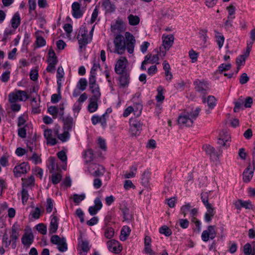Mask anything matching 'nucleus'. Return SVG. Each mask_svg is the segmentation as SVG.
<instances>
[{"label": "nucleus", "instance_id": "nucleus-59", "mask_svg": "<svg viewBox=\"0 0 255 255\" xmlns=\"http://www.w3.org/2000/svg\"><path fill=\"white\" fill-rule=\"evenodd\" d=\"M36 42L38 47H42L46 44V41L42 36H37Z\"/></svg>", "mask_w": 255, "mask_h": 255}, {"label": "nucleus", "instance_id": "nucleus-47", "mask_svg": "<svg viewBox=\"0 0 255 255\" xmlns=\"http://www.w3.org/2000/svg\"><path fill=\"white\" fill-rule=\"evenodd\" d=\"M157 95L156 96V99L158 102H162L164 99V96L163 95V88L162 87L159 86L157 88Z\"/></svg>", "mask_w": 255, "mask_h": 255}, {"label": "nucleus", "instance_id": "nucleus-62", "mask_svg": "<svg viewBox=\"0 0 255 255\" xmlns=\"http://www.w3.org/2000/svg\"><path fill=\"white\" fill-rule=\"evenodd\" d=\"M98 144L100 148L104 150H106L107 149V146L106 144L105 140L101 137H99L98 140Z\"/></svg>", "mask_w": 255, "mask_h": 255}, {"label": "nucleus", "instance_id": "nucleus-54", "mask_svg": "<svg viewBox=\"0 0 255 255\" xmlns=\"http://www.w3.org/2000/svg\"><path fill=\"white\" fill-rule=\"evenodd\" d=\"M21 196H22V203L23 204H25V203L26 202H27V201L29 195H28V191L26 189L24 188L23 187L21 191Z\"/></svg>", "mask_w": 255, "mask_h": 255}, {"label": "nucleus", "instance_id": "nucleus-48", "mask_svg": "<svg viewBox=\"0 0 255 255\" xmlns=\"http://www.w3.org/2000/svg\"><path fill=\"white\" fill-rule=\"evenodd\" d=\"M150 174L149 172L145 171L143 172L141 178V181L143 185L144 186L147 185L149 182Z\"/></svg>", "mask_w": 255, "mask_h": 255}, {"label": "nucleus", "instance_id": "nucleus-38", "mask_svg": "<svg viewBox=\"0 0 255 255\" xmlns=\"http://www.w3.org/2000/svg\"><path fill=\"white\" fill-rule=\"evenodd\" d=\"M114 234V230L112 227H107L105 229L104 236L107 239H112Z\"/></svg>", "mask_w": 255, "mask_h": 255}, {"label": "nucleus", "instance_id": "nucleus-12", "mask_svg": "<svg viewBox=\"0 0 255 255\" xmlns=\"http://www.w3.org/2000/svg\"><path fill=\"white\" fill-rule=\"evenodd\" d=\"M44 136L46 139L47 144L50 145H54L57 143V141L56 139L53 137V131L51 129H45L44 131Z\"/></svg>", "mask_w": 255, "mask_h": 255}, {"label": "nucleus", "instance_id": "nucleus-50", "mask_svg": "<svg viewBox=\"0 0 255 255\" xmlns=\"http://www.w3.org/2000/svg\"><path fill=\"white\" fill-rule=\"evenodd\" d=\"M156 52L158 53V51H156ZM147 55L150 56L149 63H158V61L159 60V58L157 53H156L154 55H152L151 54H148Z\"/></svg>", "mask_w": 255, "mask_h": 255}, {"label": "nucleus", "instance_id": "nucleus-6", "mask_svg": "<svg viewBox=\"0 0 255 255\" xmlns=\"http://www.w3.org/2000/svg\"><path fill=\"white\" fill-rule=\"evenodd\" d=\"M128 63V60L125 57H121L117 61L115 67V71L118 74L126 73L125 69L126 65Z\"/></svg>", "mask_w": 255, "mask_h": 255}, {"label": "nucleus", "instance_id": "nucleus-57", "mask_svg": "<svg viewBox=\"0 0 255 255\" xmlns=\"http://www.w3.org/2000/svg\"><path fill=\"white\" fill-rule=\"evenodd\" d=\"M96 74H90L89 83V87L91 86H94L95 85H98L96 84Z\"/></svg>", "mask_w": 255, "mask_h": 255}, {"label": "nucleus", "instance_id": "nucleus-41", "mask_svg": "<svg viewBox=\"0 0 255 255\" xmlns=\"http://www.w3.org/2000/svg\"><path fill=\"white\" fill-rule=\"evenodd\" d=\"M31 105L32 106V112L33 114H37L40 112V110L38 108V104L37 103L36 98H33L32 99Z\"/></svg>", "mask_w": 255, "mask_h": 255}, {"label": "nucleus", "instance_id": "nucleus-33", "mask_svg": "<svg viewBox=\"0 0 255 255\" xmlns=\"http://www.w3.org/2000/svg\"><path fill=\"white\" fill-rule=\"evenodd\" d=\"M95 167H97L96 170L94 172H92V174L93 176L95 177H99L103 176L105 172V168L100 165H95Z\"/></svg>", "mask_w": 255, "mask_h": 255}, {"label": "nucleus", "instance_id": "nucleus-45", "mask_svg": "<svg viewBox=\"0 0 255 255\" xmlns=\"http://www.w3.org/2000/svg\"><path fill=\"white\" fill-rule=\"evenodd\" d=\"M36 229L42 235H45L47 233V227L43 223H40L36 225Z\"/></svg>", "mask_w": 255, "mask_h": 255}, {"label": "nucleus", "instance_id": "nucleus-56", "mask_svg": "<svg viewBox=\"0 0 255 255\" xmlns=\"http://www.w3.org/2000/svg\"><path fill=\"white\" fill-rule=\"evenodd\" d=\"M53 207V201L52 200L48 198L47 199V205H46V212L47 213H50L52 212Z\"/></svg>", "mask_w": 255, "mask_h": 255}, {"label": "nucleus", "instance_id": "nucleus-61", "mask_svg": "<svg viewBox=\"0 0 255 255\" xmlns=\"http://www.w3.org/2000/svg\"><path fill=\"white\" fill-rule=\"evenodd\" d=\"M249 77L246 73H243L240 78V83L241 84H245L249 81Z\"/></svg>", "mask_w": 255, "mask_h": 255}, {"label": "nucleus", "instance_id": "nucleus-31", "mask_svg": "<svg viewBox=\"0 0 255 255\" xmlns=\"http://www.w3.org/2000/svg\"><path fill=\"white\" fill-rule=\"evenodd\" d=\"M20 23V18L18 12L15 13L11 20V26L13 28H16Z\"/></svg>", "mask_w": 255, "mask_h": 255}, {"label": "nucleus", "instance_id": "nucleus-24", "mask_svg": "<svg viewBox=\"0 0 255 255\" xmlns=\"http://www.w3.org/2000/svg\"><path fill=\"white\" fill-rule=\"evenodd\" d=\"M93 96L91 98L99 100L101 97V92L99 85H95L89 87Z\"/></svg>", "mask_w": 255, "mask_h": 255}, {"label": "nucleus", "instance_id": "nucleus-25", "mask_svg": "<svg viewBox=\"0 0 255 255\" xmlns=\"http://www.w3.org/2000/svg\"><path fill=\"white\" fill-rule=\"evenodd\" d=\"M79 248L80 249V255H86L87 252L89 251V243L87 241H82L81 244H79Z\"/></svg>", "mask_w": 255, "mask_h": 255}, {"label": "nucleus", "instance_id": "nucleus-52", "mask_svg": "<svg viewBox=\"0 0 255 255\" xmlns=\"http://www.w3.org/2000/svg\"><path fill=\"white\" fill-rule=\"evenodd\" d=\"M111 27L113 30L122 31L123 29V23L121 21H117Z\"/></svg>", "mask_w": 255, "mask_h": 255}, {"label": "nucleus", "instance_id": "nucleus-27", "mask_svg": "<svg viewBox=\"0 0 255 255\" xmlns=\"http://www.w3.org/2000/svg\"><path fill=\"white\" fill-rule=\"evenodd\" d=\"M49 169L51 173H55L58 169L57 164L56 163L55 159L53 157H50L49 158Z\"/></svg>", "mask_w": 255, "mask_h": 255}, {"label": "nucleus", "instance_id": "nucleus-64", "mask_svg": "<svg viewBox=\"0 0 255 255\" xmlns=\"http://www.w3.org/2000/svg\"><path fill=\"white\" fill-rule=\"evenodd\" d=\"M247 57L245 55H241L236 58V63L237 65L241 66L243 65L245 62Z\"/></svg>", "mask_w": 255, "mask_h": 255}, {"label": "nucleus", "instance_id": "nucleus-44", "mask_svg": "<svg viewBox=\"0 0 255 255\" xmlns=\"http://www.w3.org/2000/svg\"><path fill=\"white\" fill-rule=\"evenodd\" d=\"M48 112L53 116L54 119H55L57 118L59 112V109L55 106H50L48 108Z\"/></svg>", "mask_w": 255, "mask_h": 255}, {"label": "nucleus", "instance_id": "nucleus-13", "mask_svg": "<svg viewBox=\"0 0 255 255\" xmlns=\"http://www.w3.org/2000/svg\"><path fill=\"white\" fill-rule=\"evenodd\" d=\"M203 148L206 153L210 155L211 158L217 159L219 158V155L216 151L215 149L209 144H205L203 146Z\"/></svg>", "mask_w": 255, "mask_h": 255}, {"label": "nucleus", "instance_id": "nucleus-43", "mask_svg": "<svg viewBox=\"0 0 255 255\" xmlns=\"http://www.w3.org/2000/svg\"><path fill=\"white\" fill-rule=\"evenodd\" d=\"M231 68V64H222L219 67L217 71L219 73H222L224 71L229 70Z\"/></svg>", "mask_w": 255, "mask_h": 255}, {"label": "nucleus", "instance_id": "nucleus-60", "mask_svg": "<svg viewBox=\"0 0 255 255\" xmlns=\"http://www.w3.org/2000/svg\"><path fill=\"white\" fill-rule=\"evenodd\" d=\"M121 211L123 214L124 218L125 220H128L129 219L130 216L129 214V209L127 208L126 207H124L122 208Z\"/></svg>", "mask_w": 255, "mask_h": 255}, {"label": "nucleus", "instance_id": "nucleus-40", "mask_svg": "<svg viewBox=\"0 0 255 255\" xmlns=\"http://www.w3.org/2000/svg\"><path fill=\"white\" fill-rule=\"evenodd\" d=\"M62 178V175L60 173H53L51 175V180L53 184H57L60 182Z\"/></svg>", "mask_w": 255, "mask_h": 255}, {"label": "nucleus", "instance_id": "nucleus-20", "mask_svg": "<svg viewBox=\"0 0 255 255\" xmlns=\"http://www.w3.org/2000/svg\"><path fill=\"white\" fill-rule=\"evenodd\" d=\"M12 234L10 235V240L12 242V246L13 248H15L16 245L15 243L18 240L19 237V232H18V228L15 225L12 227Z\"/></svg>", "mask_w": 255, "mask_h": 255}, {"label": "nucleus", "instance_id": "nucleus-26", "mask_svg": "<svg viewBox=\"0 0 255 255\" xmlns=\"http://www.w3.org/2000/svg\"><path fill=\"white\" fill-rule=\"evenodd\" d=\"M131 230L129 227L128 226H124L121 231L120 240L122 241H125L127 240L128 237L129 236Z\"/></svg>", "mask_w": 255, "mask_h": 255}, {"label": "nucleus", "instance_id": "nucleus-46", "mask_svg": "<svg viewBox=\"0 0 255 255\" xmlns=\"http://www.w3.org/2000/svg\"><path fill=\"white\" fill-rule=\"evenodd\" d=\"M85 197V194L84 193L81 195L74 194L73 195V200L76 204H79L82 201L84 200Z\"/></svg>", "mask_w": 255, "mask_h": 255}, {"label": "nucleus", "instance_id": "nucleus-30", "mask_svg": "<svg viewBox=\"0 0 255 255\" xmlns=\"http://www.w3.org/2000/svg\"><path fill=\"white\" fill-rule=\"evenodd\" d=\"M102 6L106 9L107 12H113L115 9L114 4H112L110 0H105L102 3Z\"/></svg>", "mask_w": 255, "mask_h": 255}, {"label": "nucleus", "instance_id": "nucleus-19", "mask_svg": "<svg viewBox=\"0 0 255 255\" xmlns=\"http://www.w3.org/2000/svg\"><path fill=\"white\" fill-rule=\"evenodd\" d=\"M235 206L237 209H240L241 207L247 209H253V206L250 200L244 201L242 200H238L235 203Z\"/></svg>", "mask_w": 255, "mask_h": 255}, {"label": "nucleus", "instance_id": "nucleus-39", "mask_svg": "<svg viewBox=\"0 0 255 255\" xmlns=\"http://www.w3.org/2000/svg\"><path fill=\"white\" fill-rule=\"evenodd\" d=\"M137 170V167L136 166H131L130 168V171L129 172H127L124 174L125 178H130L132 177H134L135 175V172Z\"/></svg>", "mask_w": 255, "mask_h": 255}, {"label": "nucleus", "instance_id": "nucleus-49", "mask_svg": "<svg viewBox=\"0 0 255 255\" xmlns=\"http://www.w3.org/2000/svg\"><path fill=\"white\" fill-rule=\"evenodd\" d=\"M159 233L165 235L167 237L170 236L171 234V230L165 226H162L160 228Z\"/></svg>", "mask_w": 255, "mask_h": 255}, {"label": "nucleus", "instance_id": "nucleus-53", "mask_svg": "<svg viewBox=\"0 0 255 255\" xmlns=\"http://www.w3.org/2000/svg\"><path fill=\"white\" fill-rule=\"evenodd\" d=\"M19 94V98L20 101H25L28 98V96L26 92L24 91L17 90Z\"/></svg>", "mask_w": 255, "mask_h": 255}, {"label": "nucleus", "instance_id": "nucleus-37", "mask_svg": "<svg viewBox=\"0 0 255 255\" xmlns=\"http://www.w3.org/2000/svg\"><path fill=\"white\" fill-rule=\"evenodd\" d=\"M244 103V100L242 97H240L238 101L235 102V107L234 108V111L235 112H238L241 107L243 106V104Z\"/></svg>", "mask_w": 255, "mask_h": 255}, {"label": "nucleus", "instance_id": "nucleus-5", "mask_svg": "<svg viewBox=\"0 0 255 255\" xmlns=\"http://www.w3.org/2000/svg\"><path fill=\"white\" fill-rule=\"evenodd\" d=\"M216 236L215 226H209L207 230L204 231L201 235L202 240L204 242H207L210 239H214Z\"/></svg>", "mask_w": 255, "mask_h": 255}, {"label": "nucleus", "instance_id": "nucleus-63", "mask_svg": "<svg viewBox=\"0 0 255 255\" xmlns=\"http://www.w3.org/2000/svg\"><path fill=\"white\" fill-rule=\"evenodd\" d=\"M244 253L245 255H250L252 253V247L250 244L247 243L244 246Z\"/></svg>", "mask_w": 255, "mask_h": 255}, {"label": "nucleus", "instance_id": "nucleus-10", "mask_svg": "<svg viewBox=\"0 0 255 255\" xmlns=\"http://www.w3.org/2000/svg\"><path fill=\"white\" fill-rule=\"evenodd\" d=\"M195 91L202 94H206L208 89V84L204 81L196 80L194 82Z\"/></svg>", "mask_w": 255, "mask_h": 255}, {"label": "nucleus", "instance_id": "nucleus-23", "mask_svg": "<svg viewBox=\"0 0 255 255\" xmlns=\"http://www.w3.org/2000/svg\"><path fill=\"white\" fill-rule=\"evenodd\" d=\"M83 157L86 163L92 161L94 158V154L93 149L91 148H88L85 150L83 154Z\"/></svg>", "mask_w": 255, "mask_h": 255}, {"label": "nucleus", "instance_id": "nucleus-42", "mask_svg": "<svg viewBox=\"0 0 255 255\" xmlns=\"http://www.w3.org/2000/svg\"><path fill=\"white\" fill-rule=\"evenodd\" d=\"M207 102L209 108L211 109H213L216 105V99L213 96H208Z\"/></svg>", "mask_w": 255, "mask_h": 255}, {"label": "nucleus", "instance_id": "nucleus-2", "mask_svg": "<svg viewBox=\"0 0 255 255\" xmlns=\"http://www.w3.org/2000/svg\"><path fill=\"white\" fill-rule=\"evenodd\" d=\"M201 109L197 107L195 111L189 112H184L180 115L178 118V124L181 127H191L194 120L198 116Z\"/></svg>", "mask_w": 255, "mask_h": 255}, {"label": "nucleus", "instance_id": "nucleus-34", "mask_svg": "<svg viewBox=\"0 0 255 255\" xmlns=\"http://www.w3.org/2000/svg\"><path fill=\"white\" fill-rule=\"evenodd\" d=\"M129 24L131 25H136L139 23V18L136 15L130 14L128 17Z\"/></svg>", "mask_w": 255, "mask_h": 255}, {"label": "nucleus", "instance_id": "nucleus-36", "mask_svg": "<svg viewBox=\"0 0 255 255\" xmlns=\"http://www.w3.org/2000/svg\"><path fill=\"white\" fill-rule=\"evenodd\" d=\"M87 86V81L85 78H81L77 84V88L82 91H84Z\"/></svg>", "mask_w": 255, "mask_h": 255}, {"label": "nucleus", "instance_id": "nucleus-55", "mask_svg": "<svg viewBox=\"0 0 255 255\" xmlns=\"http://www.w3.org/2000/svg\"><path fill=\"white\" fill-rule=\"evenodd\" d=\"M99 68H100V64L99 62H97L96 60V59H94L93 61V65L90 71V74H96V72Z\"/></svg>", "mask_w": 255, "mask_h": 255}, {"label": "nucleus", "instance_id": "nucleus-28", "mask_svg": "<svg viewBox=\"0 0 255 255\" xmlns=\"http://www.w3.org/2000/svg\"><path fill=\"white\" fill-rule=\"evenodd\" d=\"M57 62L58 60L54 51L51 49H49L48 52V63L50 64H53L56 65L57 63Z\"/></svg>", "mask_w": 255, "mask_h": 255}, {"label": "nucleus", "instance_id": "nucleus-15", "mask_svg": "<svg viewBox=\"0 0 255 255\" xmlns=\"http://www.w3.org/2000/svg\"><path fill=\"white\" fill-rule=\"evenodd\" d=\"M64 123L63 128L67 131L71 130L72 127L74 126L75 123L72 117L68 116L65 118H63Z\"/></svg>", "mask_w": 255, "mask_h": 255}, {"label": "nucleus", "instance_id": "nucleus-35", "mask_svg": "<svg viewBox=\"0 0 255 255\" xmlns=\"http://www.w3.org/2000/svg\"><path fill=\"white\" fill-rule=\"evenodd\" d=\"M19 94L16 90L15 92L10 93L8 95V101L10 103H14L19 101Z\"/></svg>", "mask_w": 255, "mask_h": 255}, {"label": "nucleus", "instance_id": "nucleus-21", "mask_svg": "<svg viewBox=\"0 0 255 255\" xmlns=\"http://www.w3.org/2000/svg\"><path fill=\"white\" fill-rule=\"evenodd\" d=\"M34 237L31 232L25 233L21 238L22 243L24 246H30L33 241Z\"/></svg>", "mask_w": 255, "mask_h": 255}, {"label": "nucleus", "instance_id": "nucleus-11", "mask_svg": "<svg viewBox=\"0 0 255 255\" xmlns=\"http://www.w3.org/2000/svg\"><path fill=\"white\" fill-rule=\"evenodd\" d=\"M162 38L163 39L162 46L163 47L164 49H165V51H167L173 45L174 39V36L172 34L167 35L166 36L163 35Z\"/></svg>", "mask_w": 255, "mask_h": 255}, {"label": "nucleus", "instance_id": "nucleus-3", "mask_svg": "<svg viewBox=\"0 0 255 255\" xmlns=\"http://www.w3.org/2000/svg\"><path fill=\"white\" fill-rule=\"evenodd\" d=\"M79 47L82 49L83 46H86L91 40V37L88 35V30L85 27L80 28L79 34L77 36Z\"/></svg>", "mask_w": 255, "mask_h": 255}, {"label": "nucleus", "instance_id": "nucleus-51", "mask_svg": "<svg viewBox=\"0 0 255 255\" xmlns=\"http://www.w3.org/2000/svg\"><path fill=\"white\" fill-rule=\"evenodd\" d=\"M189 56L190 58L191 59L192 63H194L197 61L198 54L193 49L189 51Z\"/></svg>", "mask_w": 255, "mask_h": 255}, {"label": "nucleus", "instance_id": "nucleus-14", "mask_svg": "<svg viewBox=\"0 0 255 255\" xmlns=\"http://www.w3.org/2000/svg\"><path fill=\"white\" fill-rule=\"evenodd\" d=\"M119 77V86L121 88H124L128 86L129 83V75L127 73L121 74Z\"/></svg>", "mask_w": 255, "mask_h": 255}, {"label": "nucleus", "instance_id": "nucleus-8", "mask_svg": "<svg viewBox=\"0 0 255 255\" xmlns=\"http://www.w3.org/2000/svg\"><path fill=\"white\" fill-rule=\"evenodd\" d=\"M109 250L115 254H119L122 250L118 241L115 240H111L107 243Z\"/></svg>", "mask_w": 255, "mask_h": 255}, {"label": "nucleus", "instance_id": "nucleus-29", "mask_svg": "<svg viewBox=\"0 0 255 255\" xmlns=\"http://www.w3.org/2000/svg\"><path fill=\"white\" fill-rule=\"evenodd\" d=\"M98 99H90V103L88 106V111L90 113L95 112L98 109V105L97 104Z\"/></svg>", "mask_w": 255, "mask_h": 255}, {"label": "nucleus", "instance_id": "nucleus-17", "mask_svg": "<svg viewBox=\"0 0 255 255\" xmlns=\"http://www.w3.org/2000/svg\"><path fill=\"white\" fill-rule=\"evenodd\" d=\"M255 167H254V169L252 170L251 168V165H249L244 170L243 175V180L245 182H249L251 181L252 178L254 174V170H255Z\"/></svg>", "mask_w": 255, "mask_h": 255}, {"label": "nucleus", "instance_id": "nucleus-32", "mask_svg": "<svg viewBox=\"0 0 255 255\" xmlns=\"http://www.w3.org/2000/svg\"><path fill=\"white\" fill-rule=\"evenodd\" d=\"M214 32L215 33V37L216 38V42L218 43L219 47L221 48L223 45L224 42V37L223 35L220 32L217 31V30H214Z\"/></svg>", "mask_w": 255, "mask_h": 255}, {"label": "nucleus", "instance_id": "nucleus-18", "mask_svg": "<svg viewBox=\"0 0 255 255\" xmlns=\"http://www.w3.org/2000/svg\"><path fill=\"white\" fill-rule=\"evenodd\" d=\"M72 15L76 18H80L83 15V12L80 9V5L78 2H74L72 5Z\"/></svg>", "mask_w": 255, "mask_h": 255}, {"label": "nucleus", "instance_id": "nucleus-22", "mask_svg": "<svg viewBox=\"0 0 255 255\" xmlns=\"http://www.w3.org/2000/svg\"><path fill=\"white\" fill-rule=\"evenodd\" d=\"M54 135H56L57 137L62 142L67 141L70 138V133L68 131L64 130L62 133H58V129H54Z\"/></svg>", "mask_w": 255, "mask_h": 255}, {"label": "nucleus", "instance_id": "nucleus-1", "mask_svg": "<svg viewBox=\"0 0 255 255\" xmlns=\"http://www.w3.org/2000/svg\"><path fill=\"white\" fill-rule=\"evenodd\" d=\"M135 42L134 37L129 32L125 33V37L120 34H118L114 40V52L122 55L125 52L127 49L129 54H132L134 51Z\"/></svg>", "mask_w": 255, "mask_h": 255}, {"label": "nucleus", "instance_id": "nucleus-4", "mask_svg": "<svg viewBox=\"0 0 255 255\" xmlns=\"http://www.w3.org/2000/svg\"><path fill=\"white\" fill-rule=\"evenodd\" d=\"M51 242L57 246V249L60 252H66L67 249V244L64 238H60L58 235H53L50 239Z\"/></svg>", "mask_w": 255, "mask_h": 255}, {"label": "nucleus", "instance_id": "nucleus-9", "mask_svg": "<svg viewBox=\"0 0 255 255\" xmlns=\"http://www.w3.org/2000/svg\"><path fill=\"white\" fill-rule=\"evenodd\" d=\"M29 170L30 167L28 164L25 162H22L14 168L13 172L16 177H20L22 174L27 173Z\"/></svg>", "mask_w": 255, "mask_h": 255}, {"label": "nucleus", "instance_id": "nucleus-7", "mask_svg": "<svg viewBox=\"0 0 255 255\" xmlns=\"http://www.w3.org/2000/svg\"><path fill=\"white\" fill-rule=\"evenodd\" d=\"M129 124L131 134L133 135L138 134L142 126V124L140 122L131 118L129 120Z\"/></svg>", "mask_w": 255, "mask_h": 255}, {"label": "nucleus", "instance_id": "nucleus-16", "mask_svg": "<svg viewBox=\"0 0 255 255\" xmlns=\"http://www.w3.org/2000/svg\"><path fill=\"white\" fill-rule=\"evenodd\" d=\"M49 228V234H53L57 232L58 227V220L56 216L52 215Z\"/></svg>", "mask_w": 255, "mask_h": 255}, {"label": "nucleus", "instance_id": "nucleus-58", "mask_svg": "<svg viewBox=\"0 0 255 255\" xmlns=\"http://www.w3.org/2000/svg\"><path fill=\"white\" fill-rule=\"evenodd\" d=\"M10 73V72L9 71H6L3 73L0 78L1 81L3 82H7L9 79Z\"/></svg>", "mask_w": 255, "mask_h": 255}]
</instances>
